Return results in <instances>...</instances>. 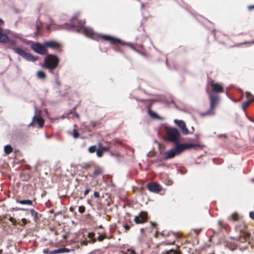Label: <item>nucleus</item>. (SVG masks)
I'll return each instance as SVG.
<instances>
[{
  "label": "nucleus",
  "instance_id": "41",
  "mask_svg": "<svg viewBox=\"0 0 254 254\" xmlns=\"http://www.w3.org/2000/svg\"><path fill=\"white\" fill-rule=\"evenodd\" d=\"M93 195L95 197L98 198L99 197V193L98 191H94Z\"/></svg>",
  "mask_w": 254,
  "mask_h": 254
},
{
  "label": "nucleus",
  "instance_id": "8",
  "mask_svg": "<svg viewBox=\"0 0 254 254\" xmlns=\"http://www.w3.org/2000/svg\"><path fill=\"white\" fill-rule=\"evenodd\" d=\"M147 189L150 191L153 192H158L162 190L161 187L156 183H149Z\"/></svg>",
  "mask_w": 254,
  "mask_h": 254
},
{
  "label": "nucleus",
  "instance_id": "53",
  "mask_svg": "<svg viewBox=\"0 0 254 254\" xmlns=\"http://www.w3.org/2000/svg\"><path fill=\"white\" fill-rule=\"evenodd\" d=\"M33 123H34V122H33V121H32V122L29 124V126H32V125H33Z\"/></svg>",
  "mask_w": 254,
  "mask_h": 254
},
{
  "label": "nucleus",
  "instance_id": "18",
  "mask_svg": "<svg viewBox=\"0 0 254 254\" xmlns=\"http://www.w3.org/2000/svg\"><path fill=\"white\" fill-rule=\"evenodd\" d=\"M213 91L217 93H221L223 91V87L219 83H214L212 84Z\"/></svg>",
  "mask_w": 254,
  "mask_h": 254
},
{
  "label": "nucleus",
  "instance_id": "51",
  "mask_svg": "<svg viewBox=\"0 0 254 254\" xmlns=\"http://www.w3.org/2000/svg\"><path fill=\"white\" fill-rule=\"evenodd\" d=\"M9 220L10 221L12 222H13V218H12V217H11L9 218Z\"/></svg>",
  "mask_w": 254,
  "mask_h": 254
},
{
  "label": "nucleus",
  "instance_id": "16",
  "mask_svg": "<svg viewBox=\"0 0 254 254\" xmlns=\"http://www.w3.org/2000/svg\"><path fill=\"white\" fill-rule=\"evenodd\" d=\"M181 146L182 149L184 150L189 149L190 148H196V147H200V146L198 144H194V143H184L181 144Z\"/></svg>",
  "mask_w": 254,
  "mask_h": 254
},
{
  "label": "nucleus",
  "instance_id": "26",
  "mask_svg": "<svg viewBox=\"0 0 254 254\" xmlns=\"http://www.w3.org/2000/svg\"><path fill=\"white\" fill-rule=\"evenodd\" d=\"M28 211L30 212L31 215L34 219H36L38 216V212L33 209H29Z\"/></svg>",
  "mask_w": 254,
  "mask_h": 254
},
{
  "label": "nucleus",
  "instance_id": "5",
  "mask_svg": "<svg viewBox=\"0 0 254 254\" xmlns=\"http://www.w3.org/2000/svg\"><path fill=\"white\" fill-rule=\"evenodd\" d=\"M211 110H213L217 104H218L220 98L219 96L216 94H209Z\"/></svg>",
  "mask_w": 254,
  "mask_h": 254
},
{
  "label": "nucleus",
  "instance_id": "7",
  "mask_svg": "<svg viewBox=\"0 0 254 254\" xmlns=\"http://www.w3.org/2000/svg\"><path fill=\"white\" fill-rule=\"evenodd\" d=\"M174 123L181 129L184 134L187 135L190 133V131L186 127V124L183 121L175 119Z\"/></svg>",
  "mask_w": 254,
  "mask_h": 254
},
{
  "label": "nucleus",
  "instance_id": "32",
  "mask_svg": "<svg viewBox=\"0 0 254 254\" xmlns=\"http://www.w3.org/2000/svg\"><path fill=\"white\" fill-rule=\"evenodd\" d=\"M103 152L102 150H101L99 148V149L96 151V155L98 157H102L103 155Z\"/></svg>",
  "mask_w": 254,
  "mask_h": 254
},
{
  "label": "nucleus",
  "instance_id": "56",
  "mask_svg": "<svg viewBox=\"0 0 254 254\" xmlns=\"http://www.w3.org/2000/svg\"><path fill=\"white\" fill-rule=\"evenodd\" d=\"M132 253L134 254V252L133 251H132Z\"/></svg>",
  "mask_w": 254,
  "mask_h": 254
},
{
  "label": "nucleus",
  "instance_id": "30",
  "mask_svg": "<svg viewBox=\"0 0 254 254\" xmlns=\"http://www.w3.org/2000/svg\"><path fill=\"white\" fill-rule=\"evenodd\" d=\"M163 254H179L177 252L173 250V249H170L169 251H166L165 253H163Z\"/></svg>",
  "mask_w": 254,
  "mask_h": 254
},
{
  "label": "nucleus",
  "instance_id": "37",
  "mask_svg": "<svg viewBox=\"0 0 254 254\" xmlns=\"http://www.w3.org/2000/svg\"><path fill=\"white\" fill-rule=\"evenodd\" d=\"M78 211L80 213H83L85 211V208L84 206H80L78 207Z\"/></svg>",
  "mask_w": 254,
  "mask_h": 254
},
{
  "label": "nucleus",
  "instance_id": "58",
  "mask_svg": "<svg viewBox=\"0 0 254 254\" xmlns=\"http://www.w3.org/2000/svg\"><path fill=\"white\" fill-rule=\"evenodd\" d=\"M251 43H254V41H253V42H252Z\"/></svg>",
  "mask_w": 254,
  "mask_h": 254
},
{
  "label": "nucleus",
  "instance_id": "6",
  "mask_svg": "<svg viewBox=\"0 0 254 254\" xmlns=\"http://www.w3.org/2000/svg\"><path fill=\"white\" fill-rule=\"evenodd\" d=\"M134 221L136 224H142L144 223L147 220V213L142 211L134 217Z\"/></svg>",
  "mask_w": 254,
  "mask_h": 254
},
{
  "label": "nucleus",
  "instance_id": "39",
  "mask_svg": "<svg viewBox=\"0 0 254 254\" xmlns=\"http://www.w3.org/2000/svg\"><path fill=\"white\" fill-rule=\"evenodd\" d=\"M84 22L82 21H80L79 22V24L78 25H77V26H79V27L80 28H82L83 27V25H84Z\"/></svg>",
  "mask_w": 254,
  "mask_h": 254
},
{
  "label": "nucleus",
  "instance_id": "22",
  "mask_svg": "<svg viewBox=\"0 0 254 254\" xmlns=\"http://www.w3.org/2000/svg\"><path fill=\"white\" fill-rule=\"evenodd\" d=\"M19 203L23 205H27L30 206H33V202L30 199H23L19 201Z\"/></svg>",
  "mask_w": 254,
  "mask_h": 254
},
{
  "label": "nucleus",
  "instance_id": "43",
  "mask_svg": "<svg viewBox=\"0 0 254 254\" xmlns=\"http://www.w3.org/2000/svg\"><path fill=\"white\" fill-rule=\"evenodd\" d=\"M250 217L253 219H254V212L252 211L250 213Z\"/></svg>",
  "mask_w": 254,
  "mask_h": 254
},
{
  "label": "nucleus",
  "instance_id": "4",
  "mask_svg": "<svg viewBox=\"0 0 254 254\" xmlns=\"http://www.w3.org/2000/svg\"><path fill=\"white\" fill-rule=\"evenodd\" d=\"M43 44L41 45L40 43H34L31 45V48L35 52L40 55H46L47 52Z\"/></svg>",
  "mask_w": 254,
  "mask_h": 254
},
{
  "label": "nucleus",
  "instance_id": "19",
  "mask_svg": "<svg viewBox=\"0 0 254 254\" xmlns=\"http://www.w3.org/2000/svg\"><path fill=\"white\" fill-rule=\"evenodd\" d=\"M24 58L25 59L28 61L35 62L37 60L36 57L33 56L31 55L30 54L26 53L24 57Z\"/></svg>",
  "mask_w": 254,
  "mask_h": 254
},
{
  "label": "nucleus",
  "instance_id": "52",
  "mask_svg": "<svg viewBox=\"0 0 254 254\" xmlns=\"http://www.w3.org/2000/svg\"><path fill=\"white\" fill-rule=\"evenodd\" d=\"M74 116H75V117H76V118H79V116H78V114H75L74 115Z\"/></svg>",
  "mask_w": 254,
  "mask_h": 254
},
{
  "label": "nucleus",
  "instance_id": "29",
  "mask_svg": "<svg viewBox=\"0 0 254 254\" xmlns=\"http://www.w3.org/2000/svg\"><path fill=\"white\" fill-rule=\"evenodd\" d=\"M148 114L149 115L154 118H157V114L154 112V111H152V110H148Z\"/></svg>",
  "mask_w": 254,
  "mask_h": 254
},
{
  "label": "nucleus",
  "instance_id": "12",
  "mask_svg": "<svg viewBox=\"0 0 254 254\" xmlns=\"http://www.w3.org/2000/svg\"><path fill=\"white\" fill-rule=\"evenodd\" d=\"M246 97L247 98V100L246 102H244L243 103L242 105V107L244 110H245V109L249 105V104L254 100V98H249V96H252V94L249 92H247L246 93Z\"/></svg>",
  "mask_w": 254,
  "mask_h": 254
},
{
  "label": "nucleus",
  "instance_id": "10",
  "mask_svg": "<svg viewBox=\"0 0 254 254\" xmlns=\"http://www.w3.org/2000/svg\"><path fill=\"white\" fill-rule=\"evenodd\" d=\"M43 45L53 49H57L60 47V44L52 40L44 42Z\"/></svg>",
  "mask_w": 254,
  "mask_h": 254
},
{
  "label": "nucleus",
  "instance_id": "2",
  "mask_svg": "<svg viewBox=\"0 0 254 254\" xmlns=\"http://www.w3.org/2000/svg\"><path fill=\"white\" fill-rule=\"evenodd\" d=\"M168 140L172 142L175 144H180L179 143V138L180 136V132L176 128H167V129Z\"/></svg>",
  "mask_w": 254,
  "mask_h": 254
},
{
  "label": "nucleus",
  "instance_id": "47",
  "mask_svg": "<svg viewBox=\"0 0 254 254\" xmlns=\"http://www.w3.org/2000/svg\"><path fill=\"white\" fill-rule=\"evenodd\" d=\"M21 221L24 224L27 223V220L25 218H22Z\"/></svg>",
  "mask_w": 254,
  "mask_h": 254
},
{
  "label": "nucleus",
  "instance_id": "50",
  "mask_svg": "<svg viewBox=\"0 0 254 254\" xmlns=\"http://www.w3.org/2000/svg\"><path fill=\"white\" fill-rule=\"evenodd\" d=\"M249 8L250 9H254V5H252V6H250L249 7Z\"/></svg>",
  "mask_w": 254,
  "mask_h": 254
},
{
  "label": "nucleus",
  "instance_id": "1",
  "mask_svg": "<svg viewBox=\"0 0 254 254\" xmlns=\"http://www.w3.org/2000/svg\"><path fill=\"white\" fill-rule=\"evenodd\" d=\"M59 62V60L57 56L49 55L45 59L44 65L52 71L57 67Z\"/></svg>",
  "mask_w": 254,
  "mask_h": 254
},
{
  "label": "nucleus",
  "instance_id": "11",
  "mask_svg": "<svg viewBox=\"0 0 254 254\" xmlns=\"http://www.w3.org/2000/svg\"><path fill=\"white\" fill-rule=\"evenodd\" d=\"M3 23L2 19H0V24ZM8 38L7 35L3 33L2 29L0 27V43H6L8 42Z\"/></svg>",
  "mask_w": 254,
  "mask_h": 254
},
{
  "label": "nucleus",
  "instance_id": "46",
  "mask_svg": "<svg viewBox=\"0 0 254 254\" xmlns=\"http://www.w3.org/2000/svg\"><path fill=\"white\" fill-rule=\"evenodd\" d=\"M16 210H21V211H28L29 209L23 208H16Z\"/></svg>",
  "mask_w": 254,
  "mask_h": 254
},
{
  "label": "nucleus",
  "instance_id": "15",
  "mask_svg": "<svg viewBox=\"0 0 254 254\" xmlns=\"http://www.w3.org/2000/svg\"><path fill=\"white\" fill-rule=\"evenodd\" d=\"M69 252V250L67 248H60L49 251V254H58L65 253Z\"/></svg>",
  "mask_w": 254,
  "mask_h": 254
},
{
  "label": "nucleus",
  "instance_id": "25",
  "mask_svg": "<svg viewBox=\"0 0 254 254\" xmlns=\"http://www.w3.org/2000/svg\"><path fill=\"white\" fill-rule=\"evenodd\" d=\"M37 76L40 79H44L46 78V74L45 73L42 71V70H39L37 71Z\"/></svg>",
  "mask_w": 254,
  "mask_h": 254
},
{
  "label": "nucleus",
  "instance_id": "38",
  "mask_svg": "<svg viewBox=\"0 0 254 254\" xmlns=\"http://www.w3.org/2000/svg\"><path fill=\"white\" fill-rule=\"evenodd\" d=\"M104 239H105V236H103V235H100L98 237V240L100 242L102 241Z\"/></svg>",
  "mask_w": 254,
  "mask_h": 254
},
{
  "label": "nucleus",
  "instance_id": "44",
  "mask_svg": "<svg viewBox=\"0 0 254 254\" xmlns=\"http://www.w3.org/2000/svg\"><path fill=\"white\" fill-rule=\"evenodd\" d=\"M36 31L34 33V35L35 36H37L38 35V31H39V27L38 25L36 26Z\"/></svg>",
  "mask_w": 254,
  "mask_h": 254
},
{
  "label": "nucleus",
  "instance_id": "28",
  "mask_svg": "<svg viewBox=\"0 0 254 254\" xmlns=\"http://www.w3.org/2000/svg\"><path fill=\"white\" fill-rule=\"evenodd\" d=\"M238 218V215L237 213L232 214L229 217V219L232 220H237Z\"/></svg>",
  "mask_w": 254,
  "mask_h": 254
},
{
  "label": "nucleus",
  "instance_id": "48",
  "mask_svg": "<svg viewBox=\"0 0 254 254\" xmlns=\"http://www.w3.org/2000/svg\"><path fill=\"white\" fill-rule=\"evenodd\" d=\"M124 228L126 230H128L129 228V226L128 225H125L124 226Z\"/></svg>",
  "mask_w": 254,
  "mask_h": 254
},
{
  "label": "nucleus",
  "instance_id": "57",
  "mask_svg": "<svg viewBox=\"0 0 254 254\" xmlns=\"http://www.w3.org/2000/svg\"><path fill=\"white\" fill-rule=\"evenodd\" d=\"M141 7H143V4H141Z\"/></svg>",
  "mask_w": 254,
  "mask_h": 254
},
{
  "label": "nucleus",
  "instance_id": "24",
  "mask_svg": "<svg viewBox=\"0 0 254 254\" xmlns=\"http://www.w3.org/2000/svg\"><path fill=\"white\" fill-rule=\"evenodd\" d=\"M213 110H211L210 109L206 111L203 113H200V116L202 117L205 116H209V115H213L214 114V112L212 111Z\"/></svg>",
  "mask_w": 254,
  "mask_h": 254
},
{
  "label": "nucleus",
  "instance_id": "13",
  "mask_svg": "<svg viewBox=\"0 0 254 254\" xmlns=\"http://www.w3.org/2000/svg\"><path fill=\"white\" fill-rule=\"evenodd\" d=\"M83 34L87 37L93 38L94 36V32L93 31V30L88 27H85L83 28Z\"/></svg>",
  "mask_w": 254,
  "mask_h": 254
},
{
  "label": "nucleus",
  "instance_id": "23",
  "mask_svg": "<svg viewBox=\"0 0 254 254\" xmlns=\"http://www.w3.org/2000/svg\"><path fill=\"white\" fill-rule=\"evenodd\" d=\"M4 151L5 154H8L12 151V148L10 145H6L4 148Z\"/></svg>",
  "mask_w": 254,
  "mask_h": 254
},
{
  "label": "nucleus",
  "instance_id": "31",
  "mask_svg": "<svg viewBox=\"0 0 254 254\" xmlns=\"http://www.w3.org/2000/svg\"><path fill=\"white\" fill-rule=\"evenodd\" d=\"M96 151V146L92 145L89 147L88 152L90 153H94Z\"/></svg>",
  "mask_w": 254,
  "mask_h": 254
},
{
  "label": "nucleus",
  "instance_id": "34",
  "mask_svg": "<svg viewBox=\"0 0 254 254\" xmlns=\"http://www.w3.org/2000/svg\"><path fill=\"white\" fill-rule=\"evenodd\" d=\"M41 111L35 107V115L34 116L40 117V113Z\"/></svg>",
  "mask_w": 254,
  "mask_h": 254
},
{
  "label": "nucleus",
  "instance_id": "21",
  "mask_svg": "<svg viewBox=\"0 0 254 254\" xmlns=\"http://www.w3.org/2000/svg\"><path fill=\"white\" fill-rule=\"evenodd\" d=\"M13 50L17 54L24 58L26 54V52L20 48H13Z\"/></svg>",
  "mask_w": 254,
  "mask_h": 254
},
{
  "label": "nucleus",
  "instance_id": "27",
  "mask_svg": "<svg viewBox=\"0 0 254 254\" xmlns=\"http://www.w3.org/2000/svg\"><path fill=\"white\" fill-rule=\"evenodd\" d=\"M101 173H102L101 169L99 167H97L95 169L93 174L94 175L96 176V175H100Z\"/></svg>",
  "mask_w": 254,
  "mask_h": 254
},
{
  "label": "nucleus",
  "instance_id": "40",
  "mask_svg": "<svg viewBox=\"0 0 254 254\" xmlns=\"http://www.w3.org/2000/svg\"><path fill=\"white\" fill-rule=\"evenodd\" d=\"M90 191V188H88V189H86L85 190V191H84V196L86 195L89 193V192Z\"/></svg>",
  "mask_w": 254,
  "mask_h": 254
},
{
  "label": "nucleus",
  "instance_id": "3",
  "mask_svg": "<svg viewBox=\"0 0 254 254\" xmlns=\"http://www.w3.org/2000/svg\"><path fill=\"white\" fill-rule=\"evenodd\" d=\"M183 151L181 144H176L175 147L165 152L164 158L166 159L173 158L176 155L180 154Z\"/></svg>",
  "mask_w": 254,
  "mask_h": 254
},
{
  "label": "nucleus",
  "instance_id": "14",
  "mask_svg": "<svg viewBox=\"0 0 254 254\" xmlns=\"http://www.w3.org/2000/svg\"><path fill=\"white\" fill-rule=\"evenodd\" d=\"M236 230L237 231L239 232L240 236L238 238H232V239H233L239 241L240 240V237H244L245 238H246L249 236V233L246 232L243 229H239L238 226L236 227Z\"/></svg>",
  "mask_w": 254,
  "mask_h": 254
},
{
  "label": "nucleus",
  "instance_id": "49",
  "mask_svg": "<svg viewBox=\"0 0 254 254\" xmlns=\"http://www.w3.org/2000/svg\"><path fill=\"white\" fill-rule=\"evenodd\" d=\"M150 224H151V225L152 227H155L156 225V224L155 223H154V222H151Z\"/></svg>",
  "mask_w": 254,
  "mask_h": 254
},
{
  "label": "nucleus",
  "instance_id": "20",
  "mask_svg": "<svg viewBox=\"0 0 254 254\" xmlns=\"http://www.w3.org/2000/svg\"><path fill=\"white\" fill-rule=\"evenodd\" d=\"M24 58L25 59L28 61L35 62L37 60L36 57L33 56L31 55L30 54L26 53L24 57Z\"/></svg>",
  "mask_w": 254,
  "mask_h": 254
},
{
  "label": "nucleus",
  "instance_id": "42",
  "mask_svg": "<svg viewBox=\"0 0 254 254\" xmlns=\"http://www.w3.org/2000/svg\"><path fill=\"white\" fill-rule=\"evenodd\" d=\"M94 235V234L93 233H89L88 234V237L90 239L93 238V236Z\"/></svg>",
  "mask_w": 254,
  "mask_h": 254
},
{
  "label": "nucleus",
  "instance_id": "9",
  "mask_svg": "<svg viewBox=\"0 0 254 254\" xmlns=\"http://www.w3.org/2000/svg\"><path fill=\"white\" fill-rule=\"evenodd\" d=\"M101 38L104 41H108L111 44H116L117 43H120L119 39L110 36L103 35L101 36Z\"/></svg>",
  "mask_w": 254,
  "mask_h": 254
},
{
  "label": "nucleus",
  "instance_id": "17",
  "mask_svg": "<svg viewBox=\"0 0 254 254\" xmlns=\"http://www.w3.org/2000/svg\"><path fill=\"white\" fill-rule=\"evenodd\" d=\"M33 122H37L39 125V127H42L44 124V120L41 117L33 116Z\"/></svg>",
  "mask_w": 254,
  "mask_h": 254
},
{
  "label": "nucleus",
  "instance_id": "54",
  "mask_svg": "<svg viewBox=\"0 0 254 254\" xmlns=\"http://www.w3.org/2000/svg\"><path fill=\"white\" fill-rule=\"evenodd\" d=\"M254 97H253V95H252V96H249V98H254Z\"/></svg>",
  "mask_w": 254,
  "mask_h": 254
},
{
  "label": "nucleus",
  "instance_id": "55",
  "mask_svg": "<svg viewBox=\"0 0 254 254\" xmlns=\"http://www.w3.org/2000/svg\"><path fill=\"white\" fill-rule=\"evenodd\" d=\"M69 210H70V211H72V207H70V208H69Z\"/></svg>",
  "mask_w": 254,
  "mask_h": 254
},
{
  "label": "nucleus",
  "instance_id": "45",
  "mask_svg": "<svg viewBox=\"0 0 254 254\" xmlns=\"http://www.w3.org/2000/svg\"><path fill=\"white\" fill-rule=\"evenodd\" d=\"M43 253L44 254H49V251H48V250L47 249H45L43 250Z\"/></svg>",
  "mask_w": 254,
  "mask_h": 254
},
{
  "label": "nucleus",
  "instance_id": "35",
  "mask_svg": "<svg viewBox=\"0 0 254 254\" xmlns=\"http://www.w3.org/2000/svg\"><path fill=\"white\" fill-rule=\"evenodd\" d=\"M90 165L87 163H83L81 165V167L84 169H87L90 167Z\"/></svg>",
  "mask_w": 254,
  "mask_h": 254
},
{
  "label": "nucleus",
  "instance_id": "36",
  "mask_svg": "<svg viewBox=\"0 0 254 254\" xmlns=\"http://www.w3.org/2000/svg\"><path fill=\"white\" fill-rule=\"evenodd\" d=\"M98 146L101 150H103V152H104V151H108L109 150V148H107L106 147H102L101 146V144L100 143H98Z\"/></svg>",
  "mask_w": 254,
  "mask_h": 254
},
{
  "label": "nucleus",
  "instance_id": "33",
  "mask_svg": "<svg viewBox=\"0 0 254 254\" xmlns=\"http://www.w3.org/2000/svg\"><path fill=\"white\" fill-rule=\"evenodd\" d=\"M79 136V133L76 129L73 130V136L75 138H77Z\"/></svg>",
  "mask_w": 254,
  "mask_h": 254
}]
</instances>
